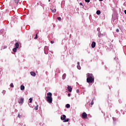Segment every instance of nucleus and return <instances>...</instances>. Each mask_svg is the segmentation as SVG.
I'll return each mask as SVG.
<instances>
[{
	"label": "nucleus",
	"mask_w": 126,
	"mask_h": 126,
	"mask_svg": "<svg viewBox=\"0 0 126 126\" xmlns=\"http://www.w3.org/2000/svg\"><path fill=\"white\" fill-rule=\"evenodd\" d=\"M87 82L88 83H92V82H94V78H93V74L88 73L87 74Z\"/></svg>",
	"instance_id": "nucleus-1"
},
{
	"label": "nucleus",
	"mask_w": 126,
	"mask_h": 126,
	"mask_svg": "<svg viewBox=\"0 0 126 126\" xmlns=\"http://www.w3.org/2000/svg\"><path fill=\"white\" fill-rule=\"evenodd\" d=\"M46 100L48 103H52L53 102V97L52 95H48L46 96Z\"/></svg>",
	"instance_id": "nucleus-2"
},
{
	"label": "nucleus",
	"mask_w": 126,
	"mask_h": 126,
	"mask_svg": "<svg viewBox=\"0 0 126 126\" xmlns=\"http://www.w3.org/2000/svg\"><path fill=\"white\" fill-rule=\"evenodd\" d=\"M65 118H66V116L65 115H63L61 117V120L62 121H63V123H66L69 121V119L68 118L65 119Z\"/></svg>",
	"instance_id": "nucleus-3"
},
{
	"label": "nucleus",
	"mask_w": 126,
	"mask_h": 126,
	"mask_svg": "<svg viewBox=\"0 0 126 126\" xmlns=\"http://www.w3.org/2000/svg\"><path fill=\"white\" fill-rule=\"evenodd\" d=\"M82 118L84 119H88V117L86 112H83L82 114Z\"/></svg>",
	"instance_id": "nucleus-4"
},
{
	"label": "nucleus",
	"mask_w": 126,
	"mask_h": 126,
	"mask_svg": "<svg viewBox=\"0 0 126 126\" xmlns=\"http://www.w3.org/2000/svg\"><path fill=\"white\" fill-rule=\"evenodd\" d=\"M44 53L45 54V55H48V54L49 53V47H48V46H45Z\"/></svg>",
	"instance_id": "nucleus-5"
},
{
	"label": "nucleus",
	"mask_w": 126,
	"mask_h": 126,
	"mask_svg": "<svg viewBox=\"0 0 126 126\" xmlns=\"http://www.w3.org/2000/svg\"><path fill=\"white\" fill-rule=\"evenodd\" d=\"M18 103H19V104H20L21 105H22V104H23V103H24V98L21 97L19 99Z\"/></svg>",
	"instance_id": "nucleus-6"
},
{
	"label": "nucleus",
	"mask_w": 126,
	"mask_h": 126,
	"mask_svg": "<svg viewBox=\"0 0 126 126\" xmlns=\"http://www.w3.org/2000/svg\"><path fill=\"white\" fill-rule=\"evenodd\" d=\"M96 46V42L95 41H93L92 43V48H95Z\"/></svg>",
	"instance_id": "nucleus-7"
},
{
	"label": "nucleus",
	"mask_w": 126,
	"mask_h": 126,
	"mask_svg": "<svg viewBox=\"0 0 126 126\" xmlns=\"http://www.w3.org/2000/svg\"><path fill=\"white\" fill-rule=\"evenodd\" d=\"M67 89L69 92H71V91H72V88H71V86H68L67 87Z\"/></svg>",
	"instance_id": "nucleus-8"
},
{
	"label": "nucleus",
	"mask_w": 126,
	"mask_h": 126,
	"mask_svg": "<svg viewBox=\"0 0 126 126\" xmlns=\"http://www.w3.org/2000/svg\"><path fill=\"white\" fill-rule=\"evenodd\" d=\"M31 75H32V76H36V73L33 71H32L31 72Z\"/></svg>",
	"instance_id": "nucleus-9"
},
{
	"label": "nucleus",
	"mask_w": 126,
	"mask_h": 126,
	"mask_svg": "<svg viewBox=\"0 0 126 126\" xmlns=\"http://www.w3.org/2000/svg\"><path fill=\"white\" fill-rule=\"evenodd\" d=\"M66 77V74L64 73L62 76V78H63V80H64V79H65Z\"/></svg>",
	"instance_id": "nucleus-10"
},
{
	"label": "nucleus",
	"mask_w": 126,
	"mask_h": 126,
	"mask_svg": "<svg viewBox=\"0 0 126 126\" xmlns=\"http://www.w3.org/2000/svg\"><path fill=\"white\" fill-rule=\"evenodd\" d=\"M15 48H17V49H18V48L19 47V44L17 42L15 43Z\"/></svg>",
	"instance_id": "nucleus-11"
},
{
	"label": "nucleus",
	"mask_w": 126,
	"mask_h": 126,
	"mask_svg": "<svg viewBox=\"0 0 126 126\" xmlns=\"http://www.w3.org/2000/svg\"><path fill=\"white\" fill-rule=\"evenodd\" d=\"M25 89V87L23 85L21 86V90H24Z\"/></svg>",
	"instance_id": "nucleus-12"
},
{
	"label": "nucleus",
	"mask_w": 126,
	"mask_h": 126,
	"mask_svg": "<svg viewBox=\"0 0 126 126\" xmlns=\"http://www.w3.org/2000/svg\"><path fill=\"white\" fill-rule=\"evenodd\" d=\"M51 10H52V12H53L54 13H55L56 12V11H57V9H56V8H55L54 9H52V8L50 9Z\"/></svg>",
	"instance_id": "nucleus-13"
},
{
	"label": "nucleus",
	"mask_w": 126,
	"mask_h": 126,
	"mask_svg": "<svg viewBox=\"0 0 126 126\" xmlns=\"http://www.w3.org/2000/svg\"><path fill=\"white\" fill-rule=\"evenodd\" d=\"M101 14V11L100 10L96 11V14H97V15H99V14Z\"/></svg>",
	"instance_id": "nucleus-14"
},
{
	"label": "nucleus",
	"mask_w": 126,
	"mask_h": 126,
	"mask_svg": "<svg viewBox=\"0 0 126 126\" xmlns=\"http://www.w3.org/2000/svg\"><path fill=\"white\" fill-rule=\"evenodd\" d=\"M16 51H17V48L16 47H15L13 49V51L14 52V53H16Z\"/></svg>",
	"instance_id": "nucleus-15"
},
{
	"label": "nucleus",
	"mask_w": 126,
	"mask_h": 126,
	"mask_svg": "<svg viewBox=\"0 0 126 126\" xmlns=\"http://www.w3.org/2000/svg\"><path fill=\"white\" fill-rule=\"evenodd\" d=\"M29 103H32V101H33V98H30V99H29Z\"/></svg>",
	"instance_id": "nucleus-16"
},
{
	"label": "nucleus",
	"mask_w": 126,
	"mask_h": 126,
	"mask_svg": "<svg viewBox=\"0 0 126 126\" xmlns=\"http://www.w3.org/2000/svg\"><path fill=\"white\" fill-rule=\"evenodd\" d=\"M10 87H11L12 88H13V87H14V86L13 85V83H11L10 85Z\"/></svg>",
	"instance_id": "nucleus-17"
},
{
	"label": "nucleus",
	"mask_w": 126,
	"mask_h": 126,
	"mask_svg": "<svg viewBox=\"0 0 126 126\" xmlns=\"http://www.w3.org/2000/svg\"><path fill=\"white\" fill-rule=\"evenodd\" d=\"M77 67L78 69H81V67H80V65H77Z\"/></svg>",
	"instance_id": "nucleus-18"
},
{
	"label": "nucleus",
	"mask_w": 126,
	"mask_h": 126,
	"mask_svg": "<svg viewBox=\"0 0 126 126\" xmlns=\"http://www.w3.org/2000/svg\"><path fill=\"white\" fill-rule=\"evenodd\" d=\"M91 105H94V98L92 100Z\"/></svg>",
	"instance_id": "nucleus-19"
},
{
	"label": "nucleus",
	"mask_w": 126,
	"mask_h": 126,
	"mask_svg": "<svg viewBox=\"0 0 126 126\" xmlns=\"http://www.w3.org/2000/svg\"><path fill=\"white\" fill-rule=\"evenodd\" d=\"M57 19L59 20V21H62V18H61V17H58Z\"/></svg>",
	"instance_id": "nucleus-20"
},
{
	"label": "nucleus",
	"mask_w": 126,
	"mask_h": 126,
	"mask_svg": "<svg viewBox=\"0 0 126 126\" xmlns=\"http://www.w3.org/2000/svg\"><path fill=\"white\" fill-rule=\"evenodd\" d=\"M102 35H103V34H102L101 33V32H99L98 33V37H102Z\"/></svg>",
	"instance_id": "nucleus-21"
},
{
	"label": "nucleus",
	"mask_w": 126,
	"mask_h": 126,
	"mask_svg": "<svg viewBox=\"0 0 126 126\" xmlns=\"http://www.w3.org/2000/svg\"><path fill=\"white\" fill-rule=\"evenodd\" d=\"M3 32H4V30H3V29H2L0 31V33H3Z\"/></svg>",
	"instance_id": "nucleus-22"
},
{
	"label": "nucleus",
	"mask_w": 126,
	"mask_h": 126,
	"mask_svg": "<svg viewBox=\"0 0 126 126\" xmlns=\"http://www.w3.org/2000/svg\"><path fill=\"white\" fill-rule=\"evenodd\" d=\"M70 105L69 104H67L66 105V108H70Z\"/></svg>",
	"instance_id": "nucleus-23"
},
{
	"label": "nucleus",
	"mask_w": 126,
	"mask_h": 126,
	"mask_svg": "<svg viewBox=\"0 0 126 126\" xmlns=\"http://www.w3.org/2000/svg\"><path fill=\"white\" fill-rule=\"evenodd\" d=\"M34 110H35L36 111H37V110H38V105H37L36 106L34 107Z\"/></svg>",
	"instance_id": "nucleus-24"
},
{
	"label": "nucleus",
	"mask_w": 126,
	"mask_h": 126,
	"mask_svg": "<svg viewBox=\"0 0 126 126\" xmlns=\"http://www.w3.org/2000/svg\"><path fill=\"white\" fill-rule=\"evenodd\" d=\"M34 39H38V34H36Z\"/></svg>",
	"instance_id": "nucleus-25"
},
{
	"label": "nucleus",
	"mask_w": 126,
	"mask_h": 126,
	"mask_svg": "<svg viewBox=\"0 0 126 126\" xmlns=\"http://www.w3.org/2000/svg\"><path fill=\"white\" fill-rule=\"evenodd\" d=\"M6 92L5 91H4V90H3V91H2V94H3V95H4V94H5V93H6Z\"/></svg>",
	"instance_id": "nucleus-26"
},
{
	"label": "nucleus",
	"mask_w": 126,
	"mask_h": 126,
	"mask_svg": "<svg viewBox=\"0 0 126 126\" xmlns=\"http://www.w3.org/2000/svg\"><path fill=\"white\" fill-rule=\"evenodd\" d=\"M86 2H90V0H85Z\"/></svg>",
	"instance_id": "nucleus-27"
},
{
	"label": "nucleus",
	"mask_w": 126,
	"mask_h": 126,
	"mask_svg": "<svg viewBox=\"0 0 126 126\" xmlns=\"http://www.w3.org/2000/svg\"><path fill=\"white\" fill-rule=\"evenodd\" d=\"M18 118H21V115H20V114H18Z\"/></svg>",
	"instance_id": "nucleus-28"
},
{
	"label": "nucleus",
	"mask_w": 126,
	"mask_h": 126,
	"mask_svg": "<svg viewBox=\"0 0 126 126\" xmlns=\"http://www.w3.org/2000/svg\"><path fill=\"white\" fill-rule=\"evenodd\" d=\"M47 95H52V94L51 93H48Z\"/></svg>",
	"instance_id": "nucleus-29"
},
{
	"label": "nucleus",
	"mask_w": 126,
	"mask_h": 126,
	"mask_svg": "<svg viewBox=\"0 0 126 126\" xmlns=\"http://www.w3.org/2000/svg\"><path fill=\"white\" fill-rule=\"evenodd\" d=\"M77 93H79V90H76Z\"/></svg>",
	"instance_id": "nucleus-30"
},
{
	"label": "nucleus",
	"mask_w": 126,
	"mask_h": 126,
	"mask_svg": "<svg viewBox=\"0 0 126 126\" xmlns=\"http://www.w3.org/2000/svg\"><path fill=\"white\" fill-rule=\"evenodd\" d=\"M116 32H120V30L117 29L116 30Z\"/></svg>",
	"instance_id": "nucleus-31"
},
{
	"label": "nucleus",
	"mask_w": 126,
	"mask_h": 126,
	"mask_svg": "<svg viewBox=\"0 0 126 126\" xmlns=\"http://www.w3.org/2000/svg\"><path fill=\"white\" fill-rule=\"evenodd\" d=\"M51 43L52 44H54V43H55V42H54V41H51Z\"/></svg>",
	"instance_id": "nucleus-32"
},
{
	"label": "nucleus",
	"mask_w": 126,
	"mask_h": 126,
	"mask_svg": "<svg viewBox=\"0 0 126 126\" xmlns=\"http://www.w3.org/2000/svg\"><path fill=\"white\" fill-rule=\"evenodd\" d=\"M80 64V63H79V62H78V63H77L78 65H79Z\"/></svg>",
	"instance_id": "nucleus-33"
},
{
	"label": "nucleus",
	"mask_w": 126,
	"mask_h": 126,
	"mask_svg": "<svg viewBox=\"0 0 126 126\" xmlns=\"http://www.w3.org/2000/svg\"><path fill=\"white\" fill-rule=\"evenodd\" d=\"M124 12H125V14H126V10H125L124 11Z\"/></svg>",
	"instance_id": "nucleus-34"
},
{
	"label": "nucleus",
	"mask_w": 126,
	"mask_h": 126,
	"mask_svg": "<svg viewBox=\"0 0 126 126\" xmlns=\"http://www.w3.org/2000/svg\"><path fill=\"white\" fill-rule=\"evenodd\" d=\"M80 5H82V3H80Z\"/></svg>",
	"instance_id": "nucleus-35"
},
{
	"label": "nucleus",
	"mask_w": 126,
	"mask_h": 126,
	"mask_svg": "<svg viewBox=\"0 0 126 126\" xmlns=\"http://www.w3.org/2000/svg\"><path fill=\"white\" fill-rule=\"evenodd\" d=\"M100 1H102L103 0H99Z\"/></svg>",
	"instance_id": "nucleus-36"
},
{
	"label": "nucleus",
	"mask_w": 126,
	"mask_h": 126,
	"mask_svg": "<svg viewBox=\"0 0 126 126\" xmlns=\"http://www.w3.org/2000/svg\"><path fill=\"white\" fill-rule=\"evenodd\" d=\"M48 1H49V2L51 1V0H48Z\"/></svg>",
	"instance_id": "nucleus-37"
},
{
	"label": "nucleus",
	"mask_w": 126,
	"mask_h": 126,
	"mask_svg": "<svg viewBox=\"0 0 126 126\" xmlns=\"http://www.w3.org/2000/svg\"><path fill=\"white\" fill-rule=\"evenodd\" d=\"M67 95H70V94H68Z\"/></svg>",
	"instance_id": "nucleus-38"
},
{
	"label": "nucleus",
	"mask_w": 126,
	"mask_h": 126,
	"mask_svg": "<svg viewBox=\"0 0 126 126\" xmlns=\"http://www.w3.org/2000/svg\"><path fill=\"white\" fill-rule=\"evenodd\" d=\"M68 97H70V95H68Z\"/></svg>",
	"instance_id": "nucleus-39"
}]
</instances>
